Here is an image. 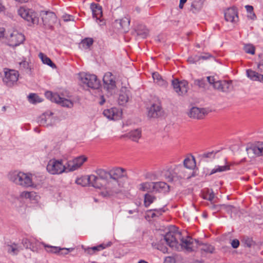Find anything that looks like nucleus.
Wrapping results in <instances>:
<instances>
[{
    "instance_id": "obj_1",
    "label": "nucleus",
    "mask_w": 263,
    "mask_h": 263,
    "mask_svg": "<svg viewBox=\"0 0 263 263\" xmlns=\"http://www.w3.org/2000/svg\"><path fill=\"white\" fill-rule=\"evenodd\" d=\"M180 237L179 234L168 232L164 235V240L170 247L178 251L185 249L189 252H194L199 246L202 245L199 240L190 236Z\"/></svg>"
},
{
    "instance_id": "obj_2",
    "label": "nucleus",
    "mask_w": 263,
    "mask_h": 263,
    "mask_svg": "<svg viewBox=\"0 0 263 263\" xmlns=\"http://www.w3.org/2000/svg\"><path fill=\"white\" fill-rule=\"evenodd\" d=\"M8 178L15 184L23 187L27 188L33 185L31 174L15 171L9 173Z\"/></svg>"
},
{
    "instance_id": "obj_3",
    "label": "nucleus",
    "mask_w": 263,
    "mask_h": 263,
    "mask_svg": "<svg viewBox=\"0 0 263 263\" xmlns=\"http://www.w3.org/2000/svg\"><path fill=\"white\" fill-rule=\"evenodd\" d=\"M168 174L165 176L169 182L191 178V176L187 174L185 167L181 164L175 166Z\"/></svg>"
},
{
    "instance_id": "obj_4",
    "label": "nucleus",
    "mask_w": 263,
    "mask_h": 263,
    "mask_svg": "<svg viewBox=\"0 0 263 263\" xmlns=\"http://www.w3.org/2000/svg\"><path fill=\"white\" fill-rule=\"evenodd\" d=\"M46 169L50 174L56 175L62 174L66 171L67 168L63 163L62 160L52 159L49 161Z\"/></svg>"
},
{
    "instance_id": "obj_5",
    "label": "nucleus",
    "mask_w": 263,
    "mask_h": 263,
    "mask_svg": "<svg viewBox=\"0 0 263 263\" xmlns=\"http://www.w3.org/2000/svg\"><path fill=\"white\" fill-rule=\"evenodd\" d=\"M18 13L23 18L32 24L39 23L37 13L31 9L22 7L18 10Z\"/></svg>"
},
{
    "instance_id": "obj_6",
    "label": "nucleus",
    "mask_w": 263,
    "mask_h": 263,
    "mask_svg": "<svg viewBox=\"0 0 263 263\" xmlns=\"http://www.w3.org/2000/svg\"><path fill=\"white\" fill-rule=\"evenodd\" d=\"M103 88L110 95H112L117 88L115 76L110 72H107L103 78Z\"/></svg>"
},
{
    "instance_id": "obj_7",
    "label": "nucleus",
    "mask_w": 263,
    "mask_h": 263,
    "mask_svg": "<svg viewBox=\"0 0 263 263\" xmlns=\"http://www.w3.org/2000/svg\"><path fill=\"white\" fill-rule=\"evenodd\" d=\"M81 79L84 84L91 89H98L101 86L100 81L95 74L86 73Z\"/></svg>"
},
{
    "instance_id": "obj_8",
    "label": "nucleus",
    "mask_w": 263,
    "mask_h": 263,
    "mask_svg": "<svg viewBox=\"0 0 263 263\" xmlns=\"http://www.w3.org/2000/svg\"><path fill=\"white\" fill-rule=\"evenodd\" d=\"M7 44L12 47H15L23 43L25 40L24 35L17 31H13L7 37Z\"/></svg>"
},
{
    "instance_id": "obj_9",
    "label": "nucleus",
    "mask_w": 263,
    "mask_h": 263,
    "mask_svg": "<svg viewBox=\"0 0 263 263\" xmlns=\"http://www.w3.org/2000/svg\"><path fill=\"white\" fill-rule=\"evenodd\" d=\"M172 85L179 96H184L187 92L189 83L187 81H179L177 79H174L172 80Z\"/></svg>"
},
{
    "instance_id": "obj_10",
    "label": "nucleus",
    "mask_w": 263,
    "mask_h": 263,
    "mask_svg": "<svg viewBox=\"0 0 263 263\" xmlns=\"http://www.w3.org/2000/svg\"><path fill=\"white\" fill-rule=\"evenodd\" d=\"M122 186V182H117L113 179H109L106 184V191L104 196H111L118 193L120 192V188Z\"/></svg>"
},
{
    "instance_id": "obj_11",
    "label": "nucleus",
    "mask_w": 263,
    "mask_h": 263,
    "mask_svg": "<svg viewBox=\"0 0 263 263\" xmlns=\"http://www.w3.org/2000/svg\"><path fill=\"white\" fill-rule=\"evenodd\" d=\"M109 179H113L117 182H122L121 179L126 177V171L122 167H114L109 171Z\"/></svg>"
},
{
    "instance_id": "obj_12",
    "label": "nucleus",
    "mask_w": 263,
    "mask_h": 263,
    "mask_svg": "<svg viewBox=\"0 0 263 263\" xmlns=\"http://www.w3.org/2000/svg\"><path fill=\"white\" fill-rule=\"evenodd\" d=\"M86 157L82 155L74 158L72 161L67 162V170L68 172L73 171L80 167L87 160Z\"/></svg>"
},
{
    "instance_id": "obj_13",
    "label": "nucleus",
    "mask_w": 263,
    "mask_h": 263,
    "mask_svg": "<svg viewBox=\"0 0 263 263\" xmlns=\"http://www.w3.org/2000/svg\"><path fill=\"white\" fill-rule=\"evenodd\" d=\"M18 73L14 70H7L5 71V77L3 82L8 86H11L18 80Z\"/></svg>"
},
{
    "instance_id": "obj_14",
    "label": "nucleus",
    "mask_w": 263,
    "mask_h": 263,
    "mask_svg": "<svg viewBox=\"0 0 263 263\" xmlns=\"http://www.w3.org/2000/svg\"><path fill=\"white\" fill-rule=\"evenodd\" d=\"M163 115V110L160 102L153 104L148 108L147 116L149 118H157Z\"/></svg>"
},
{
    "instance_id": "obj_15",
    "label": "nucleus",
    "mask_w": 263,
    "mask_h": 263,
    "mask_svg": "<svg viewBox=\"0 0 263 263\" xmlns=\"http://www.w3.org/2000/svg\"><path fill=\"white\" fill-rule=\"evenodd\" d=\"M42 19L44 25L51 29L57 21V16L54 12L46 11L43 13Z\"/></svg>"
},
{
    "instance_id": "obj_16",
    "label": "nucleus",
    "mask_w": 263,
    "mask_h": 263,
    "mask_svg": "<svg viewBox=\"0 0 263 263\" xmlns=\"http://www.w3.org/2000/svg\"><path fill=\"white\" fill-rule=\"evenodd\" d=\"M22 244L26 249H29L33 252H37L41 246V242L34 238H23Z\"/></svg>"
},
{
    "instance_id": "obj_17",
    "label": "nucleus",
    "mask_w": 263,
    "mask_h": 263,
    "mask_svg": "<svg viewBox=\"0 0 263 263\" xmlns=\"http://www.w3.org/2000/svg\"><path fill=\"white\" fill-rule=\"evenodd\" d=\"M112 245L111 241H108L107 243H102L98 246H94L92 247L84 248L82 246L84 252L90 255H92L96 254L97 252L103 250L106 248L110 247Z\"/></svg>"
},
{
    "instance_id": "obj_18",
    "label": "nucleus",
    "mask_w": 263,
    "mask_h": 263,
    "mask_svg": "<svg viewBox=\"0 0 263 263\" xmlns=\"http://www.w3.org/2000/svg\"><path fill=\"white\" fill-rule=\"evenodd\" d=\"M224 18L227 22L236 23L238 21V11L236 7L228 8L224 12Z\"/></svg>"
},
{
    "instance_id": "obj_19",
    "label": "nucleus",
    "mask_w": 263,
    "mask_h": 263,
    "mask_svg": "<svg viewBox=\"0 0 263 263\" xmlns=\"http://www.w3.org/2000/svg\"><path fill=\"white\" fill-rule=\"evenodd\" d=\"M213 85L216 89L222 92H228L232 88V81L226 80L217 81H215Z\"/></svg>"
},
{
    "instance_id": "obj_20",
    "label": "nucleus",
    "mask_w": 263,
    "mask_h": 263,
    "mask_svg": "<svg viewBox=\"0 0 263 263\" xmlns=\"http://www.w3.org/2000/svg\"><path fill=\"white\" fill-rule=\"evenodd\" d=\"M204 115L205 109L204 108H199L196 107H192L189 113V116L190 118L197 119H203Z\"/></svg>"
},
{
    "instance_id": "obj_21",
    "label": "nucleus",
    "mask_w": 263,
    "mask_h": 263,
    "mask_svg": "<svg viewBox=\"0 0 263 263\" xmlns=\"http://www.w3.org/2000/svg\"><path fill=\"white\" fill-rule=\"evenodd\" d=\"M248 153L252 152L256 156H263V142H257L247 148Z\"/></svg>"
},
{
    "instance_id": "obj_22",
    "label": "nucleus",
    "mask_w": 263,
    "mask_h": 263,
    "mask_svg": "<svg viewBox=\"0 0 263 263\" xmlns=\"http://www.w3.org/2000/svg\"><path fill=\"white\" fill-rule=\"evenodd\" d=\"M90 9L92 11V16L93 18L102 21L101 18L102 16V8L98 4L92 3L90 5Z\"/></svg>"
},
{
    "instance_id": "obj_23",
    "label": "nucleus",
    "mask_w": 263,
    "mask_h": 263,
    "mask_svg": "<svg viewBox=\"0 0 263 263\" xmlns=\"http://www.w3.org/2000/svg\"><path fill=\"white\" fill-rule=\"evenodd\" d=\"M85 179L86 181L90 186H92L98 189H100L102 186V184L99 182L98 177L94 175H91L87 176V178Z\"/></svg>"
},
{
    "instance_id": "obj_24",
    "label": "nucleus",
    "mask_w": 263,
    "mask_h": 263,
    "mask_svg": "<svg viewBox=\"0 0 263 263\" xmlns=\"http://www.w3.org/2000/svg\"><path fill=\"white\" fill-rule=\"evenodd\" d=\"M130 95V91L126 88L122 89L119 96V103L120 105H124L128 102Z\"/></svg>"
},
{
    "instance_id": "obj_25",
    "label": "nucleus",
    "mask_w": 263,
    "mask_h": 263,
    "mask_svg": "<svg viewBox=\"0 0 263 263\" xmlns=\"http://www.w3.org/2000/svg\"><path fill=\"white\" fill-rule=\"evenodd\" d=\"M205 0H194L191 4L190 11L195 13L199 12L203 7Z\"/></svg>"
},
{
    "instance_id": "obj_26",
    "label": "nucleus",
    "mask_w": 263,
    "mask_h": 263,
    "mask_svg": "<svg viewBox=\"0 0 263 263\" xmlns=\"http://www.w3.org/2000/svg\"><path fill=\"white\" fill-rule=\"evenodd\" d=\"M152 77L154 82L158 85L164 87H166L167 86L168 84L166 81L164 80L158 72L153 73Z\"/></svg>"
},
{
    "instance_id": "obj_27",
    "label": "nucleus",
    "mask_w": 263,
    "mask_h": 263,
    "mask_svg": "<svg viewBox=\"0 0 263 263\" xmlns=\"http://www.w3.org/2000/svg\"><path fill=\"white\" fill-rule=\"evenodd\" d=\"M127 136L133 141L138 142L141 137V130L136 129L131 130L127 134Z\"/></svg>"
},
{
    "instance_id": "obj_28",
    "label": "nucleus",
    "mask_w": 263,
    "mask_h": 263,
    "mask_svg": "<svg viewBox=\"0 0 263 263\" xmlns=\"http://www.w3.org/2000/svg\"><path fill=\"white\" fill-rule=\"evenodd\" d=\"M103 114L107 118L110 120H115L117 117V109L116 108H111L106 109L103 111Z\"/></svg>"
},
{
    "instance_id": "obj_29",
    "label": "nucleus",
    "mask_w": 263,
    "mask_h": 263,
    "mask_svg": "<svg viewBox=\"0 0 263 263\" xmlns=\"http://www.w3.org/2000/svg\"><path fill=\"white\" fill-rule=\"evenodd\" d=\"M163 242H166V243H167V242L164 240V236H163V239H161L159 242H153L152 243V245L154 248L160 250L163 253H167L168 249L166 247V246H165L163 244Z\"/></svg>"
},
{
    "instance_id": "obj_30",
    "label": "nucleus",
    "mask_w": 263,
    "mask_h": 263,
    "mask_svg": "<svg viewBox=\"0 0 263 263\" xmlns=\"http://www.w3.org/2000/svg\"><path fill=\"white\" fill-rule=\"evenodd\" d=\"M168 189V185L164 182H154V190L158 192L166 191Z\"/></svg>"
},
{
    "instance_id": "obj_31",
    "label": "nucleus",
    "mask_w": 263,
    "mask_h": 263,
    "mask_svg": "<svg viewBox=\"0 0 263 263\" xmlns=\"http://www.w3.org/2000/svg\"><path fill=\"white\" fill-rule=\"evenodd\" d=\"M120 26L121 28L124 31L127 32L128 30L130 25V18L129 17L125 16L120 20Z\"/></svg>"
},
{
    "instance_id": "obj_32",
    "label": "nucleus",
    "mask_w": 263,
    "mask_h": 263,
    "mask_svg": "<svg viewBox=\"0 0 263 263\" xmlns=\"http://www.w3.org/2000/svg\"><path fill=\"white\" fill-rule=\"evenodd\" d=\"M39 57L43 64H46L51 68H55L56 67L55 64L52 62L51 59L43 53L40 52L39 54Z\"/></svg>"
},
{
    "instance_id": "obj_33",
    "label": "nucleus",
    "mask_w": 263,
    "mask_h": 263,
    "mask_svg": "<svg viewBox=\"0 0 263 263\" xmlns=\"http://www.w3.org/2000/svg\"><path fill=\"white\" fill-rule=\"evenodd\" d=\"M246 73L247 77L251 80L260 82V76H261V74H259L251 69L247 70Z\"/></svg>"
},
{
    "instance_id": "obj_34",
    "label": "nucleus",
    "mask_w": 263,
    "mask_h": 263,
    "mask_svg": "<svg viewBox=\"0 0 263 263\" xmlns=\"http://www.w3.org/2000/svg\"><path fill=\"white\" fill-rule=\"evenodd\" d=\"M45 96L47 99L53 102H57L58 100L61 99L60 96L58 93H53L50 91H47L45 93Z\"/></svg>"
},
{
    "instance_id": "obj_35",
    "label": "nucleus",
    "mask_w": 263,
    "mask_h": 263,
    "mask_svg": "<svg viewBox=\"0 0 263 263\" xmlns=\"http://www.w3.org/2000/svg\"><path fill=\"white\" fill-rule=\"evenodd\" d=\"M137 35L142 39H145L147 37L148 31L144 26H139L136 30Z\"/></svg>"
},
{
    "instance_id": "obj_36",
    "label": "nucleus",
    "mask_w": 263,
    "mask_h": 263,
    "mask_svg": "<svg viewBox=\"0 0 263 263\" xmlns=\"http://www.w3.org/2000/svg\"><path fill=\"white\" fill-rule=\"evenodd\" d=\"M41 245L44 246L46 251L48 253L58 254H60V251L61 250V247L47 245L43 242H41Z\"/></svg>"
},
{
    "instance_id": "obj_37",
    "label": "nucleus",
    "mask_w": 263,
    "mask_h": 263,
    "mask_svg": "<svg viewBox=\"0 0 263 263\" xmlns=\"http://www.w3.org/2000/svg\"><path fill=\"white\" fill-rule=\"evenodd\" d=\"M139 190L142 191L152 192L154 190V182H144L140 184Z\"/></svg>"
},
{
    "instance_id": "obj_38",
    "label": "nucleus",
    "mask_w": 263,
    "mask_h": 263,
    "mask_svg": "<svg viewBox=\"0 0 263 263\" xmlns=\"http://www.w3.org/2000/svg\"><path fill=\"white\" fill-rule=\"evenodd\" d=\"M57 103L60 104L62 106L68 108H71L73 106V103L71 100L62 97H61L60 100L57 101Z\"/></svg>"
},
{
    "instance_id": "obj_39",
    "label": "nucleus",
    "mask_w": 263,
    "mask_h": 263,
    "mask_svg": "<svg viewBox=\"0 0 263 263\" xmlns=\"http://www.w3.org/2000/svg\"><path fill=\"white\" fill-rule=\"evenodd\" d=\"M156 198L155 196H153L148 193H146L144 195V204L145 207H148L152 204Z\"/></svg>"
},
{
    "instance_id": "obj_40",
    "label": "nucleus",
    "mask_w": 263,
    "mask_h": 263,
    "mask_svg": "<svg viewBox=\"0 0 263 263\" xmlns=\"http://www.w3.org/2000/svg\"><path fill=\"white\" fill-rule=\"evenodd\" d=\"M230 169V167L229 165H226L224 166H216L215 168L212 169L210 173V175L214 174L217 172H221L229 170Z\"/></svg>"
},
{
    "instance_id": "obj_41",
    "label": "nucleus",
    "mask_w": 263,
    "mask_h": 263,
    "mask_svg": "<svg viewBox=\"0 0 263 263\" xmlns=\"http://www.w3.org/2000/svg\"><path fill=\"white\" fill-rule=\"evenodd\" d=\"M96 173L99 177V178L103 180H107L108 178V176L109 177V171H106L103 169H97L96 171Z\"/></svg>"
},
{
    "instance_id": "obj_42",
    "label": "nucleus",
    "mask_w": 263,
    "mask_h": 263,
    "mask_svg": "<svg viewBox=\"0 0 263 263\" xmlns=\"http://www.w3.org/2000/svg\"><path fill=\"white\" fill-rule=\"evenodd\" d=\"M185 168L192 169L195 166L194 159L192 160L189 158H185L183 161V165Z\"/></svg>"
},
{
    "instance_id": "obj_43",
    "label": "nucleus",
    "mask_w": 263,
    "mask_h": 263,
    "mask_svg": "<svg viewBox=\"0 0 263 263\" xmlns=\"http://www.w3.org/2000/svg\"><path fill=\"white\" fill-rule=\"evenodd\" d=\"M149 212H154L152 213L151 215V217L154 218L161 215L165 212V210L163 208H162L159 209H151L149 210Z\"/></svg>"
},
{
    "instance_id": "obj_44",
    "label": "nucleus",
    "mask_w": 263,
    "mask_h": 263,
    "mask_svg": "<svg viewBox=\"0 0 263 263\" xmlns=\"http://www.w3.org/2000/svg\"><path fill=\"white\" fill-rule=\"evenodd\" d=\"M47 119L45 114H42L37 119V122L40 125L48 126V124L47 123Z\"/></svg>"
},
{
    "instance_id": "obj_45",
    "label": "nucleus",
    "mask_w": 263,
    "mask_h": 263,
    "mask_svg": "<svg viewBox=\"0 0 263 263\" xmlns=\"http://www.w3.org/2000/svg\"><path fill=\"white\" fill-rule=\"evenodd\" d=\"M93 43V40L90 37L85 38L81 42L83 46L87 48L90 47L92 45Z\"/></svg>"
},
{
    "instance_id": "obj_46",
    "label": "nucleus",
    "mask_w": 263,
    "mask_h": 263,
    "mask_svg": "<svg viewBox=\"0 0 263 263\" xmlns=\"http://www.w3.org/2000/svg\"><path fill=\"white\" fill-rule=\"evenodd\" d=\"M29 101L32 103H35L37 102H41L39 97L35 93H30L28 96Z\"/></svg>"
},
{
    "instance_id": "obj_47",
    "label": "nucleus",
    "mask_w": 263,
    "mask_h": 263,
    "mask_svg": "<svg viewBox=\"0 0 263 263\" xmlns=\"http://www.w3.org/2000/svg\"><path fill=\"white\" fill-rule=\"evenodd\" d=\"M242 241L244 243L245 246L249 248L251 247L255 243L252 238L249 237H245Z\"/></svg>"
},
{
    "instance_id": "obj_48",
    "label": "nucleus",
    "mask_w": 263,
    "mask_h": 263,
    "mask_svg": "<svg viewBox=\"0 0 263 263\" xmlns=\"http://www.w3.org/2000/svg\"><path fill=\"white\" fill-rule=\"evenodd\" d=\"M8 252L9 253H13L14 254H17L19 252V250L17 247V245L13 243L11 245H8Z\"/></svg>"
},
{
    "instance_id": "obj_49",
    "label": "nucleus",
    "mask_w": 263,
    "mask_h": 263,
    "mask_svg": "<svg viewBox=\"0 0 263 263\" xmlns=\"http://www.w3.org/2000/svg\"><path fill=\"white\" fill-rule=\"evenodd\" d=\"M201 250L203 251L206 253H212L215 250V248L213 246L211 245L205 244L203 245V247L201 249Z\"/></svg>"
},
{
    "instance_id": "obj_50",
    "label": "nucleus",
    "mask_w": 263,
    "mask_h": 263,
    "mask_svg": "<svg viewBox=\"0 0 263 263\" xmlns=\"http://www.w3.org/2000/svg\"><path fill=\"white\" fill-rule=\"evenodd\" d=\"M209 206L214 212H218L222 210V204H214L211 203Z\"/></svg>"
},
{
    "instance_id": "obj_51",
    "label": "nucleus",
    "mask_w": 263,
    "mask_h": 263,
    "mask_svg": "<svg viewBox=\"0 0 263 263\" xmlns=\"http://www.w3.org/2000/svg\"><path fill=\"white\" fill-rule=\"evenodd\" d=\"M245 52L247 53L254 54L255 53V47L251 45H246L244 47Z\"/></svg>"
},
{
    "instance_id": "obj_52",
    "label": "nucleus",
    "mask_w": 263,
    "mask_h": 263,
    "mask_svg": "<svg viewBox=\"0 0 263 263\" xmlns=\"http://www.w3.org/2000/svg\"><path fill=\"white\" fill-rule=\"evenodd\" d=\"M194 84L197 85L199 87L203 88H204L206 85L205 81L203 79L195 80Z\"/></svg>"
},
{
    "instance_id": "obj_53",
    "label": "nucleus",
    "mask_w": 263,
    "mask_h": 263,
    "mask_svg": "<svg viewBox=\"0 0 263 263\" xmlns=\"http://www.w3.org/2000/svg\"><path fill=\"white\" fill-rule=\"evenodd\" d=\"M235 208L234 206L229 204H222V209L224 210L228 213L232 212L233 209Z\"/></svg>"
},
{
    "instance_id": "obj_54",
    "label": "nucleus",
    "mask_w": 263,
    "mask_h": 263,
    "mask_svg": "<svg viewBox=\"0 0 263 263\" xmlns=\"http://www.w3.org/2000/svg\"><path fill=\"white\" fill-rule=\"evenodd\" d=\"M199 61V58L198 55L191 56L187 59V62L191 64H196Z\"/></svg>"
},
{
    "instance_id": "obj_55",
    "label": "nucleus",
    "mask_w": 263,
    "mask_h": 263,
    "mask_svg": "<svg viewBox=\"0 0 263 263\" xmlns=\"http://www.w3.org/2000/svg\"><path fill=\"white\" fill-rule=\"evenodd\" d=\"M87 177H84L80 178H78L76 180V182L78 184L82 185V186H85L86 184L88 183V182L86 181V178Z\"/></svg>"
},
{
    "instance_id": "obj_56",
    "label": "nucleus",
    "mask_w": 263,
    "mask_h": 263,
    "mask_svg": "<svg viewBox=\"0 0 263 263\" xmlns=\"http://www.w3.org/2000/svg\"><path fill=\"white\" fill-rule=\"evenodd\" d=\"M216 153H214V151H212L210 152L205 153L202 155V157L203 158H214L215 157Z\"/></svg>"
},
{
    "instance_id": "obj_57",
    "label": "nucleus",
    "mask_w": 263,
    "mask_h": 263,
    "mask_svg": "<svg viewBox=\"0 0 263 263\" xmlns=\"http://www.w3.org/2000/svg\"><path fill=\"white\" fill-rule=\"evenodd\" d=\"M32 192H28V191H24L21 193L20 196L22 198L30 199L32 197Z\"/></svg>"
},
{
    "instance_id": "obj_58",
    "label": "nucleus",
    "mask_w": 263,
    "mask_h": 263,
    "mask_svg": "<svg viewBox=\"0 0 263 263\" xmlns=\"http://www.w3.org/2000/svg\"><path fill=\"white\" fill-rule=\"evenodd\" d=\"M20 66L22 69H29V64L27 61L23 60L20 63Z\"/></svg>"
},
{
    "instance_id": "obj_59",
    "label": "nucleus",
    "mask_w": 263,
    "mask_h": 263,
    "mask_svg": "<svg viewBox=\"0 0 263 263\" xmlns=\"http://www.w3.org/2000/svg\"><path fill=\"white\" fill-rule=\"evenodd\" d=\"M62 17L64 21L66 22L74 20L73 16L70 14H66L65 15H63Z\"/></svg>"
},
{
    "instance_id": "obj_60",
    "label": "nucleus",
    "mask_w": 263,
    "mask_h": 263,
    "mask_svg": "<svg viewBox=\"0 0 263 263\" xmlns=\"http://www.w3.org/2000/svg\"><path fill=\"white\" fill-rule=\"evenodd\" d=\"M164 263H176V259L173 256H167L164 259Z\"/></svg>"
},
{
    "instance_id": "obj_61",
    "label": "nucleus",
    "mask_w": 263,
    "mask_h": 263,
    "mask_svg": "<svg viewBox=\"0 0 263 263\" xmlns=\"http://www.w3.org/2000/svg\"><path fill=\"white\" fill-rule=\"evenodd\" d=\"M239 244V241L237 239H233L231 242V246L234 249L238 248Z\"/></svg>"
},
{
    "instance_id": "obj_62",
    "label": "nucleus",
    "mask_w": 263,
    "mask_h": 263,
    "mask_svg": "<svg viewBox=\"0 0 263 263\" xmlns=\"http://www.w3.org/2000/svg\"><path fill=\"white\" fill-rule=\"evenodd\" d=\"M214 197H215L214 194L213 193V192H212L210 194L205 196L204 198L205 199L208 200L209 201L212 202L213 201V200L214 199Z\"/></svg>"
},
{
    "instance_id": "obj_63",
    "label": "nucleus",
    "mask_w": 263,
    "mask_h": 263,
    "mask_svg": "<svg viewBox=\"0 0 263 263\" xmlns=\"http://www.w3.org/2000/svg\"><path fill=\"white\" fill-rule=\"evenodd\" d=\"M212 55L209 53H205L204 55L199 56V60H206L212 58Z\"/></svg>"
},
{
    "instance_id": "obj_64",
    "label": "nucleus",
    "mask_w": 263,
    "mask_h": 263,
    "mask_svg": "<svg viewBox=\"0 0 263 263\" xmlns=\"http://www.w3.org/2000/svg\"><path fill=\"white\" fill-rule=\"evenodd\" d=\"M99 104L100 105H103L106 101L105 97L103 95H101L99 98Z\"/></svg>"
}]
</instances>
